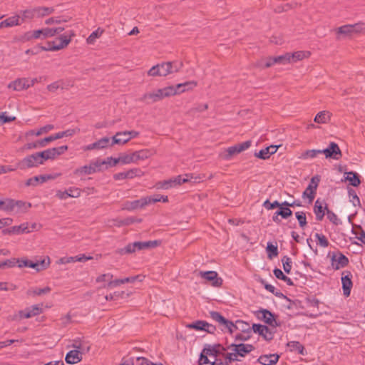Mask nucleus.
Instances as JSON below:
<instances>
[{
	"mask_svg": "<svg viewBox=\"0 0 365 365\" xmlns=\"http://www.w3.org/2000/svg\"><path fill=\"white\" fill-rule=\"evenodd\" d=\"M254 349L255 347L252 344H231L227 348L217 344L207 345L204 348V352L210 356H222L227 364L232 361H240V357H245Z\"/></svg>",
	"mask_w": 365,
	"mask_h": 365,
	"instance_id": "1",
	"label": "nucleus"
},
{
	"mask_svg": "<svg viewBox=\"0 0 365 365\" xmlns=\"http://www.w3.org/2000/svg\"><path fill=\"white\" fill-rule=\"evenodd\" d=\"M175 90L173 87H165L163 88L157 89L153 92L146 93L140 98V101L150 104L159 101L164 98L175 96Z\"/></svg>",
	"mask_w": 365,
	"mask_h": 365,
	"instance_id": "2",
	"label": "nucleus"
},
{
	"mask_svg": "<svg viewBox=\"0 0 365 365\" xmlns=\"http://www.w3.org/2000/svg\"><path fill=\"white\" fill-rule=\"evenodd\" d=\"M160 245V241L153 240L146 242H135L133 243H129L124 248L120 249L117 251V253L120 255L132 254L137 250H148L154 248Z\"/></svg>",
	"mask_w": 365,
	"mask_h": 365,
	"instance_id": "3",
	"label": "nucleus"
},
{
	"mask_svg": "<svg viewBox=\"0 0 365 365\" xmlns=\"http://www.w3.org/2000/svg\"><path fill=\"white\" fill-rule=\"evenodd\" d=\"M16 263L19 268L29 267L34 269L36 272H41L46 269L49 267L51 259L49 257H46L42 260L33 262L26 258H21L16 259Z\"/></svg>",
	"mask_w": 365,
	"mask_h": 365,
	"instance_id": "4",
	"label": "nucleus"
},
{
	"mask_svg": "<svg viewBox=\"0 0 365 365\" xmlns=\"http://www.w3.org/2000/svg\"><path fill=\"white\" fill-rule=\"evenodd\" d=\"M71 32L70 35L63 34L53 41L48 42V47H41L43 51H56L66 48L71 41V37L73 36Z\"/></svg>",
	"mask_w": 365,
	"mask_h": 365,
	"instance_id": "5",
	"label": "nucleus"
},
{
	"mask_svg": "<svg viewBox=\"0 0 365 365\" xmlns=\"http://www.w3.org/2000/svg\"><path fill=\"white\" fill-rule=\"evenodd\" d=\"M210 317L212 320L217 322L220 325L222 326V330H227L230 333H233L237 329V326L232 322L226 319L219 312L215 311L210 312Z\"/></svg>",
	"mask_w": 365,
	"mask_h": 365,
	"instance_id": "6",
	"label": "nucleus"
},
{
	"mask_svg": "<svg viewBox=\"0 0 365 365\" xmlns=\"http://www.w3.org/2000/svg\"><path fill=\"white\" fill-rule=\"evenodd\" d=\"M43 164L40 153H36L24 158L19 163L21 169H27Z\"/></svg>",
	"mask_w": 365,
	"mask_h": 365,
	"instance_id": "7",
	"label": "nucleus"
},
{
	"mask_svg": "<svg viewBox=\"0 0 365 365\" xmlns=\"http://www.w3.org/2000/svg\"><path fill=\"white\" fill-rule=\"evenodd\" d=\"M68 150L67 145H62L58 148H53L39 152L43 163L47 160L55 159L57 156L64 153Z\"/></svg>",
	"mask_w": 365,
	"mask_h": 365,
	"instance_id": "8",
	"label": "nucleus"
},
{
	"mask_svg": "<svg viewBox=\"0 0 365 365\" xmlns=\"http://www.w3.org/2000/svg\"><path fill=\"white\" fill-rule=\"evenodd\" d=\"M321 154H324L326 158H331L336 160H339L342 153L337 143L331 142L328 147L321 150Z\"/></svg>",
	"mask_w": 365,
	"mask_h": 365,
	"instance_id": "9",
	"label": "nucleus"
},
{
	"mask_svg": "<svg viewBox=\"0 0 365 365\" xmlns=\"http://www.w3.org/2000/svg\"><path fill=\"white\" fill-rule=\"evenodd\" d=\"M331 262L333 269L338 270L345 267L349 264V259L340 252H333Z\"/></svg>",
	"mask_w": 365,
	"mask_h": 365,
	"instance_id": "10",
	"label": "nucleus"
},
{
	"mask_svg": "<svg viewBox=\"0 0 365 365\" xmlns=\"http://www.w3.org/2000/svg\"><path fill=\"white\" fill-rule=\"evenodd\" d=\"M251 145V141L247 140L240 144L235 145L229 147L226 150V153L224 155L225 160H230L234 155L238 154L247 148Z\"/></svg>",
	"mask_w": 365,
	"mask_h": 365,
	"instance_id": "11",
	"label": "nucleus"
},
{
	"mask_svg": "<svg viewBox=\"0 0 365 365\" xmlns=\"http://www.w3.org/2000/svg\"><path fill=\"white\" fill-rule=\"evenodd\" d=\"M144 173L140 168H132L127 171L115 173L113 178L115 180H121L125 179H133L135 177H141Z\"/></svg>",
	"mask_w": 365,
	"mask_h": 365,
	"instance_id": "12",
	"label": "nucleus"
},
{
	"mask_svg": "<svg viewBox=\"0 0 365 365\" xmlns=\"http://www.w3.org/2000/svg\"><path fill=\"white\" fill-rule=\"evenodd\" d=\"M64 30L63 27H56V28H44L41 29L36 30V36H37V39L41 38L45 39L47 38L53 37L56 34H60Z\"/></svg>",
	"mask_w": 365,
	"mask_h": 365,
	"instance_id": "13",
	"label": "nucleus"
},
{
	"mask_svg": "<svg viewBox=\"0 0 365 365\" xmlns=\"http://www.w3.org/2000/svg\"><path fill=\"white\" fill-rule=\"evenodd\" d=\"M199 275L207 281L211 282V284L215 287H220L222 284V279L218 277L215 271L200 272Z\"/></svg>",
	"mask_w": 365,
	"mask_h": 365,
	"instance_id": "14",
	"label": "nucleus"
},
{
	"mask_svg": "<svg viewBox=\"0 0 365 365\" xmlns=\"http://www.w3.org/2000/svg\"><path fill=\"white\" fill-rule=\"evenodd\" d=\"M319 182V178L317 176L311 179L309 184L303 192V197L309 198V201H312L314 198L317 188Z\"/></svg>",
	"mask_w": 365,
	"mask_h": 365,
	"instance_id": "15",
	"label": "nucleus"
},
{
	"mask_svg": "<svg viewBox=\"0 0 365 365\" xmlns=\"http://www.w3.org/2000/svg\"><path fill=\"white\" fill-rule=\"evenodd\" d=\"M7 87L16 91L28 89L29 88V84L28 83V78H17L15 81L9 83Z\"/></svg>",
	"mask_w": 365,
	"mask_h": 365,
	"instance_id": "16",
	"label": "nucleus"
},
{
	"mask_svg": "<svg viewBox=\"0 0 365 365\" xmlns=\"http://www.w3.org/2000/svg\"><path fill=\"white\" fill-rule=\"evenodd\" d=\"M147 205V201L145 197L133 201H126L123 203V209L127 210H133L138 208H143Z\"/></svg>",
	"mask_w": 365,
	"mask_h": 365,
	"instance_id": "17",
	"label": "nucleus"
},
{
	"mask_svg": "<svg viewBox=\"0 0 365 365\" xmlns=\"http://www.w3.org/2000/svg\"><path fill=\"white\" fill-rule=\"evenodd\" d=\"M31 207V204L30 202L12 199V212L16 213L26 212Z\"/></svg>",
	"mask_w": 365,
	"mask_h": 365,
	"instance_id": "18",
	"label": "nucleus"
},
{
	"mask_svg": "<svg viewBox=\"0 0 365 365\" xmlns=\"http://www.w3.org/2000/svg\"><path fill=\"white\" fill-rule=\"evenodd\" d=\"M252 329L255 333H258L266 340L269 341L273 338L272 332H271L269 328L264 325L254 324L252 325Z\"/></svg>",
	"mask_w": 365,
	"mask_h": 365,
	"instance_id": "19",
	"label": "nucleus"
},
{
	"mask_svg": "<svg viewBox=\"0 0 365 365\" xmlns=\"http://www.w3.org/2000/svg\"><path fill=\"white\" fill-rule=\"evenodd\" d=\"M197 85V83L195 81H187L182 83H178L175 86H170V87H173L176 93L175 95L180 94L183 92L188 91L192 90Z\"/></svg>",
	"mask_w": 365,
	"mask_h": 365,
	"instance_id": "20",
	"label": "nucleus"
},
{
	"mask_svg": "<svg viewBox=\"0 0 365 365\" xmlns=\"http://www.w3.org/2000/svg\"><path fill=\"white\" fill-rule=\"evenodd\" d=\"M336 38H351L354 36L351 24H346L335 29Z\"/></svg>",
	"mask_w": 365,
	"mask_h": 365,
	"instance_id": "21",
	"label": "nucleus"
},
{
	"mask_svg": "<svg viewBox=\"0 0 365 365\" xmlns=\"http://www.w3.org/2000/svg\"><path fill=\"white\" fill-rule=\"evenodd\" d=\"M53 179L51 175H38L29 178L25 182L26 187H36L39 184L45 182L47 180Z\"/></svg>",
	"mask_w": 365,
	"mask_h": 365,
	"instance_id": "22",
	"label": "nucleus"
},
{
	"mask_svg": "<svg viewBox=\"0 0 365 365\" xmlns=\"http://www.w3.org/2000/svg\"><path fill=\"white\" fill-rule=\"evenodd\" d=\"M259 317L265 323L268 324L272 327H275L278 326V324L277 323V321L274 319V315L267 309H263L260 311L259 314Z\"/></svg>",
	"mask_w": 365,
	"mask_h": 365,
	"instance_id": "23",
	"label": "nucleus"
},
{
	"mask_svg": "<svg viewBox=\"0 0 365 365\" xmlns=\"http://www.w3.org/2000/svg\"><path fill=\"white\" fill-rule=\"evenodd\" d=\"M279 358L277 354L262 355L258 358L257 362L262 365H274L277 363Z\"/></svg>",
	"mask_w": 365,
	"mask_h": 365,
	"instance_id": "24",
	"label": "nucleus"
},
{
	"mask_svg": "<svg viewBox=\"0 0 365 365\" xmlns=\"http://www.w3.org/2000/svg\"><path fill=\"white\" fill-rule=\"evenodd\" d=\"M277 145H270L264 149L259 150V153H256L255 155L260 159L266 160L268 159L271 155L274 154L278 148Z\"/></svg>",
	"mask_w": 365,
	"mask_h": 365,
	"instance_id": "25",
	"label": "nucleus"
},
{
	"mask_svg": "<svg viewBox=\"0 0 365 365\" xmlns=\"http://www.w3.org/2000/svg\"><path fill=\"white\" fill-rule=\"evenodd\" d=\"M82 359L81 352L79 350H71L66 356L65 360L67 364H74Z\"/></svg>",
	"mask_w": 365,
	"mask_h": 365,
	"instance_id": "26",
	"label": "nucleus"
},
{
	"mask_svg": "<svg viewBox=\"0 0 365 365\" xmlns=\"http://www.w3.org/2000/svg\"><path fill=\"white\" fill-rule=\"evenodd\" d=\"M144 276L142 275H136L129 277H125L121 279H115L113 282L110 283V285H114L115 287L120 286L122 284L125 283H133L135 281L138 280L140 282L143 281Z\"/></svg>",
	"mask_w": 365,
	"mask_h": 365,
	"instance_id": "27",
	"label": "nucleus"
},
{
	"mask_svg": "<svg viewBox=\"0 0 365 365\" xmlns=\"http://www.w3.org/2000/svg\"><path fill=\"white\" fill-rule=\"evenodd\" d=\"M51 291L50 287L43 288L32 287L27 290L26 294L29 297L41 296L50 293Z\"/></svg>",
	"mask_w": 365,
	"mask_h": 365,
	"instance_id": "28",
	"label": "nucleus"
},
{
	"mask_svg": "<svg viewBox=\"0 0 365 365\" xmlns=\"http://www.w3.org/2000/svg\"><path fill=\"white\" fill-rule=\"evenodd\" d=\"M311 53L308 51H298L292 53H289L291 63H295L304 58H308Z\"/></svg>",
	"mask_w": 365,
	"mask_h": 365,
	"instance_id": "29",
	"label": "nucleus"
},
{
	"mask_svg": "<svg viewBox=\"0 0 365 365\" xmlns=\"http://www.w3.org/2000/svg\"><path fill=\"white\" fill-rule=\"evenodd\" d=\"M54 129V126L51 124H48L45 126H43L40 128L38 130H30L26 133V136H30V135H36V136H40L42 134L47 133L49 131Z\"/></svg>",
	"mask_w": 365,
	"mask_h": 365,
	"instance_id": "30",
	"label": "nucleus"
},
{
	"mask_svg": "<svg viewBox=\"0 0 365 365\" xmlns=\"http://www.w3.org/2000/svg\"><path fill=\"white\" fill-rule=\"evenodd\" d=\"M120 135H124L125 139H115V141L118 143V145H124L131 139L138 137L139 132L135 130L123 131V133Z\"/></svg>",
	"mask_w": 365,
	"mask_h": 365,
	"instance_id": "31",
	"label": "nucleus"
},
{
	"mask_svg": "<svg viewBox=\"0 0 365 365\" xmlns=\"http://www.w3.org/2000/svg\"><path fill=\"white\" fill-rule=\"evenodd\" d=\"M36 225L35 223L31 225V230L29 227V223H23L19 226H13L11 227V232L16 234L20 233H28L30 232L31 230L36 228Z\"/></svg>",
	"mask_w": 365,
	"mask_h": 365,
	"instance_id": "32",
	"label": "nucleus"
},
{
	"mask_svg": "<svg viewBox=\"0 0 365 365\" xmlns=\"http://www.w3.org/2000/svg\"><path fill=\"white\" fill-rule=\"evenodd\" d=\"M346 176L344 178L345 181H349V184L354 187H357L360 185L361 180L359 176L356 173L350 171L345 173Z\"/></svg>",
	"mask_w": 365,
	"mask_h": 365,
	"instance_id": "33",
	"label": "nucleus"
},
{
	"mask_svg": "<svg viewBox=\"0 0 365 365\" xmlns=\"http://www.w3.org/2000/svg\"><path fill=\"white\" fill-rule=\"evenodd\" d=\"M113 277V276L110 273L103 274L99 275L96 279V282L97 283L108 282L107 284H103L102 287H108V288H113V287H115V286L114 285H110V283L111 282L114 281V280L112 279Z\"/></svg>",
	"mask_w": 365,
	"mask_h": 365,
	"instance_id": "34",
	"label": "nucleus"
},
{
	"mask_svg": "<svg viewBox=\"0 0 365 365\" xmlns=\"http://www.w3.org/2000/svg\"><path fill=\"white\" fill-rule=\"evenodd\" d=\"M36 18H43L44 16L52 14L54 12L53 7L37 6L35 7Z\"/></svg>",
	"mask_w": 365,
	"mask_h": 365,
	"instance_id": "35",
	"label": "nucleus"
},
{
	"mask_svg": "<svg viewBox=\"0 0 365 365\" xmlns=\"http://www.w3.org/2000/svg\"><path fill=\"white\" fill-rule=\"evenodd\" d=\"M330 119L331 113L327 110H323L316 115L314 120L317 123H327Z\"/></svg>",
	"mask_w": 365,
	"mask_h": 365,
	"instance_id": "36",
	"label": "nucleus"
},
{
	"mask_svg": "<svg viewBox=\"0 0 365 365\" xmlns=\"http://www.w3.org/2000/svg\"><path fill=\"white\" fill-rule=\"evenodd\" d=\"M325 207L322 206V203L319 200H316L314 207V212L316 215V219L321 221L325 215Z\"/></svg>",
	"mask_w": 365,
	"mask_h": 365,
	"instance_id": "37",
	"label": "nucleus"
},
{
	"mask_svg": "<svg viewBox=\"0 0 365 365\" xmlns=\"http://www.w3.org/2000/svg\"><path fill=\"white\" fill-rule=\"evenodd\" d=\"M19 16L22 23L26 21L36 18L35 7L20 11Z\"/></svg>",
	"mask_w": 365,
	"mask_h": 365,
	"instance_id": "38",
	"label": "nucleus"
},
{
	"mask_svg": "<svg viewBox=\"0 0 365 365\" xmlns=\"http://www.w3.org/2000/svg\"><path fill=\"white\" fill-rule=\"evenodd\" d=\"M26 319H29L37 316L43 312V309L38 304L33 305L30 307L26 308Z\"/></svg>",
	"mask_w": 365,
	"mask_h": 365,
	"instance_id": "39",
	"label": "nucleus"
},
{
	"mask_svg": "<svg viewBox=\"0 0 365 365\" xmlns=\"http://www.w3.org/2000/svg\"><path fill=\"white\" fill-rule=\"evenodd\" d=\"M91 163L93 166V169L95 173L107 170L106 163L105 160H103L99 158H97L94 160L91 161Z\"/></svg>",
	"mask_w": 365,
	"mask_h": 365,
	"instance_id": "40",
	"label": "nucleus"
},
{
	"mask_svg": "<svg viewBox=\"0 0 365 365\" xmlns=\"http://www.w3.org/2000/svg\"><path fill=\"white\" fill-rule=\"evenodd\" d=\"M135 163L138 160H143L151 156L152 153L149 150L144 149L133 153Z\"/></svg>",
	"mask_w": 365,
	"mask_h": 365,
	"instance_id": "41",
	"label": "nucleus"
},
{
	"mask_svg": "<svg viewBox=\"0 0 365 365\" xmlns=\"http://www.w3.org/2000/svg\"><path fill=\"white\" fill-rule=\"evenodd\" d=\"M342 287L344 294L346 297H349L351 292V288L352 287V282L349 276H344L341 277Z\"/></svg>",
	"mask_w": 365,
	"mask_h": 365,
	"instance_id": "42",
	"label": "nucleus"
},
{
	"mask_svg": "<svg viewBox=\"0 0 365 365\" xmlns=\"http://www.w3.org/2000/svg\"><path fill=\"white\" fill-rule=\"evenodd\" d=\"M319 154H321V150H307L300 154L299 158L301 160L313 159L316 158Z\"/></svg>",
	"mask_w": 365,
	"mask_h": 365,
	"instance_id": "43",
	"label": "nucleus"
},
{
	"mask_svg": "<svg viewBox=\"0 0 365 365\" xmlns=\"http://www.w3.org/2000/svg\"><path fill=\"white\" fill-rule=\"evenodd\" d=\"M74 173L76 175H91V174H93L95 173L93 171L92 165L90 163L88 165H86L84 166H82V167H80V168H77L74 171Z\"/></svg>",
	"mask_w": 365,
	"mask_h": 365,
	"instance_id": "44",
	"label": "nucleus"
},
{
	"mask_svg": "<svg viewBox=\"0 0 365 365\" xmlns=\"http://www.w3.org/2000/svg\"><path fill=\"white\" fill-rule=\"evenodd\" d=\"M160 76H166L172 73L173 63L171 62H165L159 64Z\"/></svg>",
	"mask_w": 365,
	"mask_h": 365,
	"instance_id": "45",
	"label": "nucleus"
},
{
	"mask_svg": "<svg viewBox=\"0 0 365 365\" xmlns=\"http://www.w3.org/2000/svg\"><path fill=\"white\" fill-rule=\"evenodd\" d=\"M276 64L275 61H274V57H270L269 58H262L256 62L255 66L265 68L271 67L272 66Z\"/></svg>",
	"mask_w": 365,
	"mask_h": 365,
	"instance_id": "46",
	"label": "nucleus"
},
{
	"mask_svg": "<svg viewBox=\"0 0 365 365\" xmlns=\"http://www.w3.org/2000/svg\"><path fill=\"white\" fill-rule=\"evenodd\" d=\"M0 210H3L6 212H12V199L11 198H3L0 200Z\"/></svg>",
	"mask_w": 365,
	"mask_h": 365,
	"instance_id": "47",
	"label": "nucleus"
},
{
	"mask_svg": "<svg viewBox=\"0 0 365 365\" xmlns=\"http://www.w3.org/2000/svg\"><path fill=\"white\" fill-rule=\"evenodd\" d=\"M273 272L277 279L283 280L287 285L292 286L294 284L292 280L287 277L281 269L276 268L274 269Z\"/></svg>",
	"mask_w": 365,
	"mask_h": 365,
	"instance_id": "48",
	"label": "nucleus"
},
{
	"mask_svg": "<svg viewBox=\"0 0 365 365\" xmlns=\"http://www.w3.org/2000/svg\"><path fill=\"white\" fill-rule=\"evenodd\" d=\"M287 346H289L291 351H296L300 354H304V348L302 346V344H300L299 341H290L287 344Z\"/></svg>",
	"mask_w": 365,
	"mask_h": 365,
	"instance_id": "49",
	"label": "nucleus"
},
{
	"mask_svg": "<svg viewBox=\"0 0 365 365\" xmlns=\"http://www.w3.org/2000/svg\"><path fill=\"white\" fill-rule=\"evenodd\" d=\"M97 150H101L108 147L112 146L110 139L108 137H104L96 141Z\"/></svg>",
	"mask_w": 365,
	"mask_h": 365,
	"instance_id": "50",
	"label": "nucleus"
},
{
	"mask_svg": "<svg viewBox=\"0 0 365 365\" xmlns=\"http://www.w3.org/2000/svg\"><path fill=\"white\" fill-rule=\"evenodd\" d=\"M354 36L365 34V24L359 22L351 24Z\"/></svg>",
	"mask_w": 365,
	"mask_h": 365,
	"instance_id": "51",
	"label": "nucleus"
},
{
	"mask_svg": "<svg viewBox=\"0 0 365 365\" xmlns=\"http://www.w3.org/2000/svg\"><path fill=\"white\" fill-rule=\"evenodd\" d=\"M103 33L100 28L93 31L86 39L88 44H93L97 38H98Z\"/></svg>",
	"mask_w": 365,
	"mask_h": 365,
	"instance_id": "52",
	"label": "nucleus"
},
{
	"mask_svg": "<svg viewBox=\"0 0 365 365\" xmlns=\"http://www.w3.org/2000/svg\"><path fill=\"white\" fill-rule=\"evenodd\" d=\"M5 26H14L20 25L22 22L20 16H13L11 18L6 19L4 21Z\"/></svg>",
	"mask_w": 365,
	"mask_h": 365,
	"instance_id": "53",
	"label": "nucleus"
},
{
	"mask_svg": "<svg viewBox=\"0 0 365 365\" xmlns=\"http://www.w3.org/2000/svg\"><path fill=\"white\" fill-rule=\"evenodd\" d=\"M190 175L189 174H185V177H183V178L182 175H178V176H176V177L172 178V180H173V182L175 187L178 186V185H180L182 183L189 182L190 180Z\"/></svg>",
	"mask_w": 365,
	"mask_h": 365,
	"instance_id": "54",
	"label": "nucleus"
},
{
	"mask_svg": "<svg viewBox=\"0 0 365 365\" xmlns=\"http://www.w3.org/2000/svg\"><path fill=\"white\" fill-rule=\"evenodd\" d=\"M274 61H275L276 63L282 64V65L290 63L291 61H290L289 53H286L284 55L274 57Z\"/></svg>",
	"mask_w": 365,
	"mask_h": 365,
	"instance_id": "55",
	"label": "nucleus"
},
{
	"mask_svg": "<svg viewBox=\"0 0 365 365\" xmlns=\"http://www.w3.org/2000/svg\"><path fill=\"white\" fill-rule=\"evenodd\" d=\"M205 325V321L197 320L191 324L187 325V327L197 331H204Z\"/></svg>",
	"mask_w": 365,
	"mask_h": 365,
	"instance_id": "56",
	"label": "nucleus"
},
{
	"mask_svg": "<svg viewBox=\"0 0 365 365\" xmlns=\"http://www.w3.org/2000/svg\"><path fill=\"white\" fill-rule=\"evenodd\" d=\"M348 194L350 198V202L353 204V205L355 207L360 206V200L355 190L350 188L348 190Z\"/></svg>",
	"mask_w": 365,
	"mask_h": 365,
	"instance_id": "57",
	"label": "nucleus"
},
{
	"mask_svg": "<svg viewBox=\"0 0 365 365\" xmlns=\"http://www.w3.org/2000/svg\"><path fill=\"white\" fill-rule=\"evenodd\" d=\"M325 209L327 210V217L331 222L335 225L341 224L340 220L334 212L329 210L327 207H325Z\"/></svg>",
	"mask_w": 365,
	"mask_h": 365,
	"instance_id": "58",
	"label": "nucleus"
},
{
	"mask_svg": "<svg viewBox=\"0 0 365 365\" xmlns=\"http://www.w3.org/2000/svg\"><path fill=\"white\" fill-rule=\"evenodd\" d=\"M267 251L268 257L269 259H272L273 257H277L278 255L277 247L271 242L267 243Z\"/></svg>",
	"mask_w": 365,
	"mask_h": 365,
	"instance_id": "59",
	"label": "nucleus"
},
{
	"mask_svg": "<svg viewBox=\"0 0 365 365\" xmlns=\"http://www.w3.org/2000/svg\"><path fill=\"white\" fill-rule=\"evenodd\" d=\"M314 237L317 240L318 245H319L321 247H327L329 246V242L325 235L319 233H316Z\"/></svg>",
	"mask_w": 365,
	"mask_h": 365,
	"instance_id": "60",
	"label": "nucleus"
},
{
	"mask_svg": "<svg viewBox=\"0 0 365 365\" xmlns=\"http://www.w3.org/2000/svg\"><path fill=\"white\" fill-rule=\"evenodd\" d=\"M279 210H277V214L279 215L282 218L287 219L292 215V211L289 207L281 206L279 207Z\"/></svg>",
	"mask_w": 365,
	"mask_h": 365,
	"instance_id": "61",
	"label": "nucleus"
},
{
	"mask_svg": "<svg viewBox=\"0 0 365 365\" xmlns=\"http://www.w3.org/2000/svg\"><path fill=\"white\" fill-rule=\"evenodd\" d=\"M295 216L299 222L300 227L304 228L307 224L305 212L302 211L297 212L295 213Z\"/></svg>",
	"mask_w": 365,
	"mask_h": 365,
	"instance_id": "62",
	"label": "nucleus"
},
{
	"mask_svg": "<svg viewBox=\"0 0 365 365\" xmlns=\"http://www.w3.org/2000/svg\"><path fill=\"white\" fill-rule=\"evenodd\" d=\"M282 262L284 272L287 274L290 273L292 269V259L287 256H284L282 258Z\"/></svg>",
	"mask_w": 365,
	"mask_h": 365,
	"instance_id": "63",
	"label": "nucleus"
},
{
	"mask_svg": "<svg viewBox=\"0 0 365 365\" xmlns=\"http://www.w3.org/2000/svg\"><path fill=\"white\" fill-rule=\"evenodd\" d=\"M157 187L158 188L168 190L169 188L175 187V185L171 178L167 180H163L158 182Z\"/></svg>",
	"mask_w": 365,
	"mask_h": 365,
	"instance_id": "64",
	"label": "nucleus"
}]
</instances>
